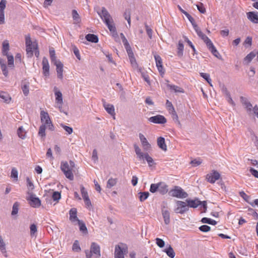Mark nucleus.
Here are the masks:
<instances>
[{
    "label": "nucleus",
    "mask_w": 258,
    "mask_h": 258,
    "mask_svg": "<svg viewBox=\"0 0 258 258\" xmlns=\"http://www.w3.org/2000/svg\"><path fill=\"white\" fill-rule=\"evenodd\" d=\"M40 117L42 124L39 127L38 135L44 139L46 135V128H47L49 130L53 131L54 130V127L51 120L50 116L47 112L43 110H41Z\"/></svg>",
    "instance_id": "1"
},
{
    "label": "nucleus",
    "mask_w": 258,
    "mask_h": 258,
    "mask_svg": "<svg viewBox=\"0 0 258 258\" xmlns=\"http://www.w3.org/2000/svg\"><path fill=\"white\" fill-rule=\"evenodd\" d=\"M98 14L107 25L110 32L113 35H116V29L113 20L107 10L105 8H102L101 12H98Z\"/></svg>",
    "instance_id": "2"
},
{
    "label": "nucleus",
    "mask_w": 258,
    "mask_h": 258,
    "mask_svg": "<svg viewBox=\"0 0 258 258\" xmlns=\"http://www.w3.org/2000/svg\"><path fill=\"white\" fill-rule=\"evenodd\" d=\"M195 31L196 32L198 36L206 43L207 47L211 51V52L215 56L218 57V55L219 53L211 40L202 32L199 27L196 29Z\"/></svg>",
    "instance_id": "3"
},
{
    "label": "nucleus",
    "mask_w": 258,
    "mask_h": 258,
    "mask_svg": "<svg viewBox=\"0 0 258 258\" xmlns=\"http://www.w3.org/2000/svg\"><path fill=\"white\" fill-rule=\"evenodd\" d=\"M75 167V163L73 161H70L69 163L67 161L61 163L60 168L66 177L70 180H73L74 175L73 170Z\"/></svg>",
    "instance_id": "4"
},
{
    "label": "nucleus",
    "mask_w": 258,
    "mask_h": 258,
    "mask_svg": "<svg viewBox=\"0 0 258 258\" xmlns=\"http://www.w3.org/2000/svg\"><path fill=\"white\" fill-rule=\"evenodd\" d=\"M134 147L136 154L137 155L138 158L140 160L145 159L147 161V162L150 167H151L153 165L155 164L153 158L151 156H149L148 153H144L143 152H142L141 151V149L139 148V147L137 144H135L134 145Z\"/></svg>",
    "instance_id": "5"
},
{
    "label": "nucleus",
    "mask_w": 258,
    "mask_h": 258,
    "mask_svg": "<svg viewBox=\"0 0 258 258\" xmlns=\"http://www.w3.org/2000/svg\"><path fill=\"white\" fill-rule=\"evenodd\" d=\"M127 253V247L126 244L120 243L115 246L114 258H124V254Z\"/></svg>",
    "instance_id": "6"
},
{
    "label": "nucleus",
    "mask_w": 258,
    "mask_h": 258,
    "mask_svg": "<svg viewBox=\"0 0 258 258\" xmlns=\"http://www.w3.org/2000/svg\"><path fill=\"white\" fill-rule=\"evenodd\" d=\"M169 194L173 197L178 198H185L187 197V194L186 192L180 187L177 186L171 189L169 191Z\"/></svg>",
    "instance_id": "7"
},
{
    "label": "nucleus",
    "mask_w": 258,
    "mask_h": 258,
    "mask_svg": "<svg viewBox=\"0 0 258 258\" xmlns=\"http://www.w3.org/2000/svg\"><path fill=\"white\" fill-rule=\"evenodd\" d=\"M25 44L27 56L31 57L32 56V41L29 34L25 36Z\"/></svg>",
    "instance_id": "8"
},
{
    "label": "nucleus",
    "mask_w": 258,
    "mask_h": 258,
    "mask_svg": "<svg viewBox=\"0 0 258 258\" xmlns=\"http://www.w3.org/2000/svg\"><path fill=\"white\" fill-rule=\"evenodd\" d=\"M188 210V205L186 203L182 201H177L176 208L174 211L176 213L183 214Z\"/></svg>",
    "instance_id": "9"
},
{
    "label": "nucleus",
    "mask_w": 258,
    "mask_h": 258,
    "mask_svg": "<svg viewBox=\"0 0 258 258\" xmlns=\"http://www.w3.org/2000/svg\"><path fill=\"white\" fill-rule=\"evenodd\" d=\"M220 177V174L216 170H213L206 175V179L211 183H214Z\"/></svg>",
    "instance_id": "10"
},
{
    "label": "nucleus",
    "mask_w": 258,
    "mask_h": 258,
    "mask_svg": "<svg viewBox=\"0 0 258 258\" xmlns=\"http://www.w3.org/2000/svg\"><path fill=\"white\" fill-rule=\"evenodd\" d=\"M149 121L154 123L163 124L166 122L167 120L164 116L157 115L150 117Z\"/></svg>",
    "instance_id": "11"
},
{
    "label": "nucleus",
    "mask_w": 258,
    "mask_h": 258,
    "mask_svg": "<svg viewBox=\"0 0 258 258\" xmlns=\"http://www.w3.org/2000/svg\"><path fill=\"white\" fill-rule=\"evenodd\" d=\"M27 181V185L28 188V190L27 191L28 196L26 197V199L28 201L29 204L31 206L32 205V192H31V190L30 189L31 187L32 186V182L31 179L27 177L26 179Z\"/></svg>",
    "instance_id": "12"
},
{
    "label": "nucleus",
    "mask_w": 258,
    "mask_h": 258,
    "mask_svg": "<svg viewBox=\"0 0 258 258\" xmlns=\"http://www.w3.org/2000/svg\"><path fill=\"white\" fill-rule=\"evenodd\" d=\"M56 66V70L57 73V76L58 79L62 80L63 79V65L61 62L59 60L53 63Z\"/></svg>",
    "instance_id": "13"
},
{
    "label": "nucleus",
    "mask_w": 258,
    "mask_h": 258,
    "mask_svg": "<svg viewBox=\"0 0 258 258\" xmlns=\"http://www.w3.org/2000/svg\"><path fill=\"white\" fill-rule=\"evenodd\" d=\"M154 58L156 61V64L157 69L161 75H163L165 73V71L163 69L162 65V60L161 57L157 54L154 55Z\"/></svg>",
    "instance_id": "14"
},
{
    "label": "nucleus",
    "mask_w": 258,
    "mask_h": 258,
    "mask_svg": "<svg viewBox=\"0 0 258 258\" xmlns=\"http://www.w3.org/2000/svg\"><path fill=\"white\" fill-rule=\"evenodd\" d=\"M139 138L144 150H149L151 148V145L149 143L146 137L140 133L139 134Z\"/></svg>",
    "instance_id": "15"
},
{
    "label": "nucleus",
    "mask_w": 258,
    "mask_h": 258,
    "mask_svg": "<svg viewBox=\"0 0 258 258\" xmlns=\"http://www.w3.org/2000/svg\"><path fill=\"white\" fill-rule=\"evenodd\" d=\"M103 106L106 110V111L110 114L114 119H115V113L114 111V107L113 105L110 104H108L106 103H103Z\"/></svg>",
    "instance_id": "16"
},
{
    "label": "nucleus",
    "mask_w": 258,
    "mask_h": 258,
    "mask_svg": "<svg viewBox=\"0 0 258 258\" xmlns=\"http://www.w3.org/2000/svg\"><path fill=\"white\" fill-rule=\"evenodd\" d=\"M43 73L45 76H48L49 75V65L47 59L43 58L42 60Z\"/></svg>",
    "instance_id": "17"
},
{
    "label": "nucleus",
    "mask_w": 258,
    "mask_h": 258,
    "mask_svg": "<svg viewBox=\"0 0 258 258\" xmlns=\"http://www.w3.org/2000/svg\"><path fill=\"white\" fill-rule=\"evenodd\" d=\"M247 18L253 23H258V13L249 12L246 13Z\"/></svg>",
    "instance_id": "18"
},
{
    "label": "nucleus",
    "mask_w": 258,
    "mask_h": 258,
    "mask_svg": "<svg viewBox=\"0 0 258 258\" xmlns=\"http://www.w3.org/2000/svg\"><path fill=\"white\" fill-rule=\"evenodd\" d=\"M91 251L94 254L96 257L100 256V246L96 243L93 242L91 245Z\"/></svg>",
    "instance_id": "19"
},
{
    "label": "nucleus",
    "mask_w": 258,
    "mask_h": 258,
    "mask_svg": "<svg viewBox=\"0 0 258 258\" xmlns=\"http://www.w3.org/2000/svg\"><path fill=\"white\" fill-rule=\"evenodd\" d=\"M70 220V221L74 223L75 222H78V220H80L77 217V210L76 208H72L69 211Z\"/></svg>",
    "instance_id": "20"
},
{
    "label": "nucleus",
    "mask_w": 258,
    "mask_h": 258,
    "mask_svg": "<svg viewBox=\"0 0 258 258\" xmlns=\"http://www.w3.org/2000/svg\"><path fill=\"white\" fill-rule=\"evenodd\" d=\"M168 185L165 183L160 182H159L158 191L162 195H165L168 191Z\"/></svg>",
    "instance_id": "21"
},
{
    "label": "nucleus",
    "mask_w": 258,
    "mask_h": 258,
    "mask_svg": "<svg viewBox=\"0 0 258 258\" xmlns=\"http://www.w3.org/2000/svg\"><path fill=\"white\" fill-rule=\"evenodd\" d=\"M55 96L56 103L59 105L58 107L60 108L63 103L62 94L59 91H57L55 92Z\"/></svg>",
    "instance_id": "22"
},
{
    "label": "nucleus",
    "mask_w": 258,
    "mask_h": 258,
    "mask_svg": "<svg viewBox=\"0 0 258 258\" xmlns=\"http://www.w3.org/2000/svg\"><path fill=\"white\" fill-rule=\"evenodd\" d=\"M157 144L159 147L162 150L165 151L167 150V146L165 144V139L163 137H159L157 139Z\"/></svg>",
    "instance_id": "23"
},
{
    "label": "nucleus",
    "mask_w": 258,
    "mask_h": 258,
    "mask_svg": "<svg viewBox=\"0 0 258 258\" xmlns=\"http://www.w3.org/2000/svg\"><path fill=\"white\" fill-rule=\"evenodd\" d=\"M167 87L170 90H173L175 93H183L184 92V90L183 88L174 85H170L168 84L167 85Z\"/></svg>",
    "instance_id": "24"
},
{
    "label": "nucleus",
    "mask_w": 258,
    "mask_h": 258,
    "mask_svg": "<svg viewBox=\"0 0 258 258\" xmlns=\"http://www.w3.org/2000/svg\"><path fill=\"white\" fill-rule=\"evenodd\" d=\"M9 43L7 40H5L3 43L2 52L4 55H8V51L9 50Z\"/></svg>",
    "instance_id": "25"
},
{
    "label": "nucleus",
    "mask_w": 258,
    "mask_h": 258,
    "mask_svg": "<svg viewBox=\"0 0 258 258\" xmlns=\"http://www.w3.org/2000/svg\"><path fill=\"white\" fill-rule=\"evenodd\" d=\"M187 202V205H188V207L191 208H197L198 206H199L201 204L200 201L197 200H186Z\"/></svg>",
    "instance_id": "26"
},
{
    "label": "nucleus",
    "mask_w": 258,
    "mask_h": 258,
    "mask_svg": "<svg viewBox=\"0 0 258 258\" xmlns=\"http://www.w3.org/2000/svg\"><path fill=\"white\" fill-rule=\"evenodd\" d=\"M0 66L3 72V74L4 76L7 77L8 75V71L5 60L2 58H0Z\"/></svg>",
    "instance_id": "27"
},
{
    "label": "nucleus",
    "mask_w": 258,
    "mask_h": 258,
    "mask_svg": "<svg viewBox=\"0 0 258 258\" xmlns=\"http://www.w3.org/2000/svg\"><path fill=\"white\" fill-rule=\"evenodd\" d=\"M85 37L87 41L91 42L97 43L98 41V37L93 34H88L86 35Z\"/></svg>",
    "instance_id": "28"
},
{
    "label": "nucleus",
    "mask_w": 258,
    "mask_h": 258,
    "mask_svg": "<svg viewBox=\"0 0 258 258\" xmlns=\"http://www.w3.org/2000/svg\"><path fill=\"white\" fill-rule=\"evenodd\" d=\"M21 88L24 94L27 96L29 94V83L26 80L23 81Z\"/></svg>",
    "instance_id": "29"
},
{
    "label": "nucleus",
    "mask_w": 258,
    "mask_h": 258,
    "mask_svg": "<svg viewBox=\"0 0 258 258\" xmlns=\"http://www.w3.org/2000/svg\"><path fill=\"white\" fill-rule=\"evenodd\" d=\"M162 214L166 224L170 223V213L168 210H162Z\"/></svg>",
    "instance_id": "30"
},
{
    "label": "nucleus",
    "mask_w": 258,
    "mask_h": 258,
    "mask_svg": "<svg viewBox=\"0 0 258 258\" xmlns=\"http://www.w3.org/2000/svg\"><path fill=\"white\" fill-rule=\"evenodd\" d=\"M20 203L18 202H16L13 205L12 211L11 213L12 216L16 215L18 213L19 210Z\"/></svg>",
    "instance_id": "31"
},
{
    "label": "nucleus",
    "mask_w": 258,
    "mask_h": 258,
    "mask_svg": "<svg viewBox=\"0 0 258 258\" xmlns=\"http://www.w3.org/2000/svg\"><path fill=\"white\" fill-rule=\"evenodd\" d=\"M78 224L79 225L80 230L85 234H87V228L85 223L80 220H78Z\"/></svg>",
    "instance_id": "32"
},
{
    "label": "nucleus",
    "mask_w": 258,
    "mask_h": 258,
    "mask_svg": "<svg viewBox=\"0 0 258 258\" xmlns=\"http://www.w3.org/2000/svg\"><path fill=\"white\" fill-rule=\"evenodd\" d=\"M49 54L50 57L51 61L54 63L56 61H59V60L56 59V57L55 56V52L53 48H50L49 49Z\"/></svg>",
    "instance_id": "33"
},
{
    "label": "nucleus",
    "mask_w": 258,
    "mask_h": 258,
    "mask_svg": "<svg viewBox=\"0 0 258 258\" xmlns=\"http://www.w3.org/2000/svg\"><path fill=\"white\" fill-rule=\"evenodd\" d=\"M0 98L6 103H9L11 100L9 95L5 92H0Z\"/></svg>",
    "instance_id": "34"
},
{
    "label": "nucleus",
    "mask_w": 258,
    "mask_h": 258,
    "mask_svg": "<svg viewBox=\"0 0 258 258\" xmlns=\"http://www.w3.org/2000/svg\"><path fill=\"white\" fill-rule=\"evenodd\" d=\"M201 222L203 223H208L213 225H215L217 224V222L215 220L206 217L202 218Z\"/></svg>",
    "instance_id": "35"
},
{
    "label": "nucleus",
    "mask_w": 258,
    "mask_h": 258,
    "mask_svg": "<svg viewBox=\"0 0 258 258\" xmlns=\"http://www.w3.org/2000/svg\"><path fill=\"white\" fill-rule=\"evenodd\" d=\"M185 16L191 23L195 30L199 28L198 25L196 24L194 19L188 13L185 14Z\"/></svg>",
    "instance_id": "36"
},
{
    "label": "nucleus",
    "mask_w": 258,
    "mask_h": 258,
    "mask_svg": "<svg viewBox=\"0 0 258 258\" xmlns=\"http://www.w3.org/2000/svg\"><path fill=\"white\" fill-rule=\"evenodd\" d=\"M0 250L4 254L5 256H7L6 254L5 244L1 236H0Z\"/></svg>",
    "instance_id": "37"
},
{
    "label": "nucleus",
    "mask_w": 258,
    "mask_h": 258,
    "mask_svg": "<svg viewBox=\"0 0 258 258\" xmlns=\"http://www.w3.org/2000/svg\"><path fill=\"white\" fill-rule=\"evenodd\" d=\"M165 252L166 253L167 255L170 257V258H174L175 256V252L173 250V249L171 247V246L165 250Z\"/></svg>",
    "instance_id": "38"
},
{
    "label": "nucleus",
    "mask_w": 258,
    "mask_h": 258,
    "mask_svg": "<svg viewBox=\"0 0 258 258\" xmlns=\"http://www.w3.org/2000/svg\"><path fill=\"white\" fill-rule=\"evenodd\" d=\"M117 183V179L116 178H111L108 179L107 182L106 187L108 188L112 187L114 186Z\"/></svg>",
    "instance_id": "39"
},
{
    "label": "nucleus",
    "mask_w": 258,
    "mask_h": 258,
    "mask_svg": "<svg viewBox=\"0 0 258 258\" xmlns=\"http://www.w3.org/2000/svg\"><path fill=\"white\" fill-rule=\"evenodd\" d=\"M17 134L18 136L22 139H24L26 137V132H25L24 128L22 126L19 127L17 131Z\"/></svg>",
    "instance_id": "40"
},
{
    "label": "nucleus",
    "mask_w": 258,
    "mask_h": 258,
    "mask_svg": "<svg viewBox=\"0 0 258 258\" xmlns=\"http://www.w3.org/2000/svg\"><path fill=\"white\" fill-rule=\"evenodd\" d=\"M255 56V54L253 52H251L244 58V61L247 63H249Z\"/></svg>",
    "instance_id": "41"
},
{
    "label": "nucleus",
    "mask_w": 258,
    "mask_h": 258,
    "mask_svg": "<svg viewBox=\"0 0 258 258\" xmlns=\"http://www.w3.org/2000/svg\"><path fill=\"white\" fill-rule=\"evenodd\" d=\"M177 54L179 56H182L183 55V51L184 49L183 44L180 42L179 41L177 46Z\"/></svg>",
    "instance_id": "42"
},
{
    "label": "nucleus",
    "mask_w": 258,
    "mask_h": 258,
    "mask_svg": "<svg viewBox=\"0 0 258 258\" xmlns=\"http://www.w3.org/2000/svg\"><path fill=\"white\" fill-rule=\"evenodd\" d=\"M18 172L17 169L14 167L12 169L11 177L13 178L15 180H18Z\"/></svg>",
    "instance_id": "43"
},
{
    "label": "nucleus",
    "mask_w": 258,
    "mask_h": 258,
    "mask_svg": "<svg viewBox=\"0 0 258 258\" xmlns=\"http://www.w3.org/2000/svg\"><path fill=\"white\" fill-rule=\"evenodd\" d=\"M169 113L171 115L173 120H174L175 121L177 122L179 124H180V122L179 120L178 116L176 112L175 111V110L172 111Z\"/></svg>",
    "instance_id": "44"
},
{
    "label": "nucleus",
    "mask_w": 258,
    "mask_h": 258,
    "mask_svg": "<svg viewBox=\"0 0 258 258\" xmlns=\"http://www.w3.org/2000/svg\"><path fill=\"white\" fill-rule=\"evenodd\" d=\"M72 16L74 20L77 23H79L80 21V17L76 10H74L72 11Z\"/></svg>",
    "instance_id": "45"
},
{
    "label": "nucleus",
    "mask_w": 258,
    "mask_h": 258,
    "mask_svg": "<svg viewBox=\"0 0 258 258\" xmlns=\"http://www.w3.org/2000/svg\"><path fill=\"white\" fill-rule=\"evenodd\" d=\"M8 58V64L10 68L14 67V57L12 55H7Z\"/></svg>",
    "instance_id": "46"
},
{
    "label": "nucleus",
    "mask_w": 258,
    "mask_h": 258,
    "mask_svg": "<svg viewBox=\"0 0 258 258\" xmlns=\"http://www.w3.org/2000/svg\"><path fill=\"white\" fill-rule=\"evenodd\" d=\"M200 76L203 78L204 79H205L207 81V82L211 85L212 86V84H211V82H212V80L211 79H210V75L209 74H207V73H201L200 74Z\"/></svg>",
    "instance_id": "47"
},
{
    "label": "nucleus",
    "mask_w": 258,
    "mask_h": 258,
    "mask_svg": "<svg viewBox=\"0 0 258 258\" xmlns=\"http://www.w3.org/2000/svg\"><path fill=\"white\" fill-rule=\"evenodd\" d=\"M139 194V199L141 202L145 201L149 196V193L148 192H140Z\"/></svg>",
    "instance_id": "48"
},
{
    "label": "nucleus",
    "mask_w": 258,
    "mask_h": 258,
    "mask_svg": "<svg viewBox=\"0 0 258 258\" xmlns=\"http://www.w3.org/2000/svg\"><path fill=\"white\" fill-rule=\"evenodd\" d=\"M159 188V183H152L150 185V191L152 193H154L158 191Z\"/></svg>",
    "instance_id": "49"
},
{
    "label": "nucleus",
    "mask_w": 258,
    "mask_h": 258,
    "mask_svg": "<svg viewBox=\"0 0 258 258\" xmlns=\"http://www.w3.org/2000/svg\"><path fill=\"white\" fill-rule=\"evenodd\" d=\"M81 192L82 196L83 199H86V198H88V194L87 191L86 190L85 188L83 185H81L80 186Z\"/></svg>",
    "instance_id": "50"
},
{
    "label": "nucleus",
    "mask_w": 258,
    "mask_h": 258,
    "mask_svg": "<svg viewBox=\"0 0 258 258\" xmlns=\"http://www.w3.org/2000/svg\"><path fill=\"white\" fill-rule=\"evenodd\" d=\"M72 249L74 251H80L81 250V247L79 245V243L78 240H75L72 247Z\"/></svg>",
    "instance_id": "51"
},
{
    "label": "nucleus",
    "mask_w": 258,
    "mask_h": 258,
    "mask_svg": "<svg viewBox=\"0 0 258 258\" xmlns=\"http://www.w3.org/2000/svg\"><path fill=\"white\" fill-rule=\"evenodd\" d=\"M166 106L169 112L175 110L172 103L168 100H166Z\"/></svg>",
    "instance_id": "52"
},
{
    "label": "nucleus",
    "mask_w": 258,
    "mask_h": 258,
    "mask_svg": "<svg viewBox=\"0 0 258 258\" xmlns=\"http://www.w3.org/2000/svg\"><path fill=\"white\" fill-rule=\"evenodd\" d=\"M60 194L58 191H55L53 193L52 196V198L54 201L58 202V201L60 199Z\"/></svg>",
    "instance_id": "53"
},
{
    "label": "nucleus",
    "mask_w": 258,
    "mask_h": 258,
    "mask_svg": "<svg viewBox=\"0 0 258 258\" xmlns=\"http://www.w3.org/2000/svg\"><path fill=\"white\" fill-rule=\"evenodd\" d=\"M156 243L157 245L160 248L163 247L165 245L164 241L162 239L159 238H156Z\"/></svg>",
    "instance_id": "54"
},
{
    "label": "nucleus",
    "mask_w": 258,
    "mask_h": 258,
    "mask_svg": "<svg viewBox=\"0 0 258 258\" xmlns=\"http://www.w3.org/2000/svg\"><path fill=\"white\" fill-rule=\"evenodd\" d=\"M199 229L200 231L204 232H207L211 230V227L208 225H204L199 227Z\"/></svg>",
    "instance_id": "55"
},
{
    "label": "nucleus",
    "mask_w": 258,
    "mask_h": 258,
    "mask_svg": "<svg viewBox=\"0 0 258 258\" xmlns=\"http://www.w3.org/2000/svg\"><path fill=\"white\" fill-rule=\"evenodd\" d=\"M184 39V41L187 42V43L188 44V45L192 48L193 51L195 52L196 51V48L194 45L192 44V42L188 39V38L186 36L183 37Z\"/></svg>",
    "instance_id": "56"
},
{
    "label": "nucleus",
    "mask_w": 258,
    "mask_h": 258,
    "mask_svg": "<svg viewBox=\"0 0 258 258\" xmlns=\"http://www.w3.org/2000/svg\"><path fill=\"white\" fill-rule=\"evenodd\" d=\"M198 10L202 14H204L206 12V9L202 3H200L199 5H197Z\"/></svg>",
    "instance_id": "57"
},
{
    "label": "nucleus",
    "mask_w": 258,
    "mask_h": 258,
    "mask_svg": "<svg viewBox=\"0 0 258 258\" xmlns=\"http://www.w3.org/2000/svg\"><path fill=\"white\" fill-rule=\"evenodd\" d=\"M73 52H74L75 55H76V56L77 57V58L79 60H80L81 59V56H80V54L79 50L75 46H74L73 47Z\"/></svg>",
    "instance_id": "58"
},
{
    "label": "nucleus",
    "mask_w": 258,
    "mask_h": 258,
    "mask_svg": "<svg viewBox=\"0 0 258 258\" xmlns=\"http://www.w3.org/2000/svg\"><path fill=\"white\" fill-rule=\"evenodd\" d=\"M7 4L6 0H1L0 2V12H4Z\"/></svg>",
    "instance_id": "59"
},
{
    "label": "nucleus",
    "mask_w": 258,
    "mask_h": 258,
    "mask_svg": "<svg viewBox=\"0 0 258 258\" xmlns=\"http://www.w3.org/2000/svg\"><path fill=\"white\" fill-rule=\"evenodd\" d=\"M40 205V200L38 198H33V207H38Z\"/></svg>",
    "instance_id": "60"
},
{
    "label": "nucleus",
    "mask_w": 258,
    "mask_h": 258,
    "mask_svg": "<svg viewBox=\"0 0 258 258\" xmlns=\"http://www.w3.org/2000/svg\"><path fill=\"white\" fill-rule=\"evenodd\" d=\"M84 201L85 202V206L87 208H90L92 207L91 202L89 197L86 198V199H84Z\"/></svg>",
    "instance_id": "61"
},
{
    "label": "nucleus",
    "mask_w": 258,
    "mask_h": 258,
    "mask_svg": "<svg viewBox=\"0 0 258 258\" xmlns=\"http://www.w3.org/2000/svg\"><path fill=\"white\" fill-rule=\"evenodd\" d=\"M33 52H34L36 57H38L39 53L38 50V45L37 44H35L34 42H33Z\"/></svg>",
    "instance_id": "62"
},
{
    "label": "nucleus",
    "mask_w": 258,
    "mask_h": 258,
    "mask_svg": "<svg viewBox=\"0 0 258 258\" xmlns=\"http://www.w3.org/2000/svg\"><path fill=\"white\" fill-rule=\"evenodd\" d=\"M62 127L68 133V134L70 135L73 133V128L71 127L66 125H62Z\"/></svg>",
    "instance_id": "63"
},
{
    "label": "nucleus",
    "mask_w": 258,
    "mask_h": 258,
    "mask_svg": "<svg viewBox=\"0 0 258 258\" xmlns=\"http://www.w3.org/2000/svg\"><path fill=\"white\" fill-rule=\"evenodd\" d=\"M250 171V172L251 173V174L254 176L255 177H256L258 178V171L252 168H251L249 170Z\"/></svg>",
    "instance_id": "64"
}]
</instances>
